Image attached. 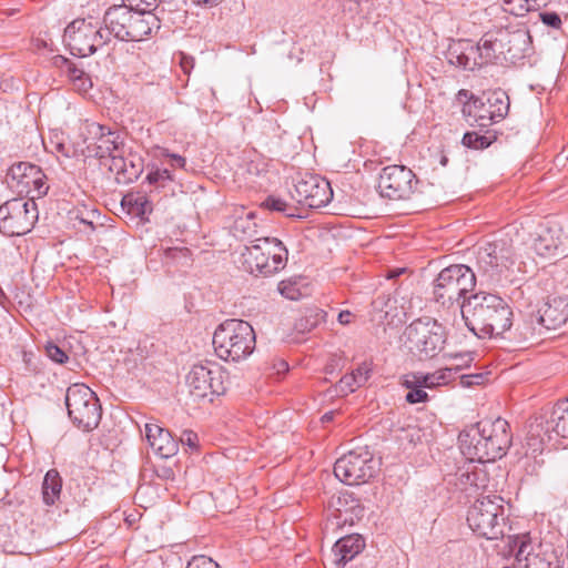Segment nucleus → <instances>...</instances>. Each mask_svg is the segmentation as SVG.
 <instances>
[{"label": "nucleus", "instance_id": "31", "mask_svg": "<svg viewBox=\"0 0 568 568\" xmlns=\"http://www.w3.org/2000/svg\"><path fill=\"white\" fill-rule=\"evenodd\" d=\"M62 479L55 469H50L42 483V499L47 506H52L60 498Z\"/></svg>", "mask_w": 568, "mask_h": 568}, {"label": "nucleus", "instance_id": "26", "mask_svg": "<svg viewBox=\"0 0 568 568\" xmlns=\"http://www.w3.org/2000/svg\"><path fill=\"white\" fill-rule=\"evenodd\" d=\"M450 55L452 60L455 58L456 63L466 70L485 65L479 44H475L471 40L458 41L456 48L450 51Z\"/></svg>", "mask_w": 568, "mask_h": 568}, {"label": "nucleus", "instance_id": "6", "mask_svg": "<svg viewBox=\"0 0 568 568\" xmlns=\"http://www.w3.org/2000/svg\"><path fill=\"white\" fill-rule=\"evenodd\" d=\"M287 248L276 237H257L242 252L244 268L254 275L270 276L287 263Z\"/></svg>", "mask_w": 568, "mask_h": 568}, {"label": "nucleus", "instance_id": "44", "mask_svg": "<svg viewBox=\"0 0 568 568\" xmlns=\"http://www.w3.org/2000/svg\"><path fill=\"white\" fill-rule=\"evenodd\" d=\"M108 158L110 159L109 170L115 174V178H124L126 155L120 151Z\"/></svg>", "mask_w": 568, "mask_h": 568}, {"label": "nucleus", "instance_id": "46", "mask_svg": "<svg viewBox=\"0 0 568 568\" xmlns=\"http://www.w3.org/2000/svg\"><path fill=\"white\" fill-rule=\"evenodd\" d=\"M45 353L49 358L59 364H63L69 359V356L65 354V352L52 343H49L45 346Z\"/></svg>", "mask_w": 568, "mask_h": 568}, {"label": "nucleus", "instance_id": "19", "mask_svg": "<svg viewBox=\"0 0 568 568\" xmlns=\"http://www.w3.org/2000/svg\"><path fill=\"white\" fill-rule=\"evenodd\" d=\"M527 39V32L524 31H515V32H499L497 37H493L491 34H485L480 41L478 42L481 55L484 59V63H494L503 53H505V48L507 44H525Z\"/></svg>", "mask_w": 568, "mask_h": 568}, {"label": "nucleus", "instance_id": "11", "mask_svg": "<svg viewBox=\"0 0 568 568\" xmlns=\"http://www.w3.org/2000/svg\"><path fill=\"white\" fill-rule=\"evenodd\" d=\"M63 41L73 55L89 57L110 41L105 28L91 20L75 19L64 29Z\"/></svg>", "mask_w": 568, "mask_h": 568}, {"label": "nucleus", "instance_id": "9", "mask_svg": "<svg viewBox=\"0 0 568 568\" xmlns=\"http://www.w3.org/2000/svg\"><path fill=\"white\" fill-rule=\"evenodd\" d=\"M65 406L72 423L84 432L99 426L102 408L95 393L84 384H73L67 388Z\"/></svg>", "mask_w": 568, "mask_h": 568}, {"label": "nucleus", "instance_id": "18", "mask_svg": "<svg viewBox=\"0 0 568 568\" xmlns=\"http://www.w3.org/2000/svg\"><path fill=\"white\" fill-rule=\"evenodd\" d=\"M508 545L518 568H552V564L541 556V545L534 542L529 534L509 537Z\"/></svg>", "mask_w": 568, "mask_h": 568}, {"label": "nucleus", "instance_id": "16", "mask_svg": "<svg viewBox=\"0 0 568 568\" xmlns=\"http://www.w3.org/2000/svg\"><path fill=\"white\" fill-rule=\"evenodd\" d=\"M416 184V176L410 169L404 165H388L379 174L377 191L384 199L407 200Z\"/></svg>", "mask_w": 568, "mask_h": 568}, {"label": "nucleus", "instance_id": "4", "mask_svg": "<svg viewBox=\"0 0 568 568\" xmlns=\"http://www.w3.org/2000/svg\"><path fill=\"white\" fill-rule=\"evenodd\" d=\"M212 342L215 354L221 359L240 362L254 352L256 336L248 322L231 318L215 328Z\"/></svg>", "mask_w": 568, "mask_h": 568}, {"label": "nucleus", "instance_id": "1", "mask_svg": "<svg viewBox=\"0 0 568 568\" xmlns=\"http://www.w3.org/2000/svg\"><path fill=\"white\" fill-rule=\"evenodd\" d=\"M467 328L478 337L503 336L513 326V310L497 294L478 292L460 304Z\"/></svg>", "mask_w": 568, "mask_h": 568}, {"label": "nucleus", "instance_id": "24", "mask_svg": "<svg viewBox=\"0 0 568 568\" xmlns=\"http://www.w3.org/2000/svg\"><path fill=\"white\" fill-rule=\"evenodd\" d=\"M365 548V540L359 535H347L339 538L333 546L334 564L343 568Z\"/></svg>", "mask_w": 568, "mask_h": 568}, {"label": "nucleus", "instance_id": "63", "mask_svg": "<svg viewBox=\"0 0 568 568\" xmlns=\"http://www.w3.org/2000/svg\"><path fill=\"white\" fill-rule=\"evenodd\" d=\"M439 162L443 166H446L448 163V158L445 154H442Z\"/></svg>", "mask_w": 568, "mask_h": 568}, {"label": "nucleus", "instance_id": "54", "mask_svg": "<svg viewBox=\"0 0 568 568\" xmlns=\"http://www.w3.org/2000/svg\"><path fill=\"white\" fill-rule=\"evenodd\" d=\"M463 384L467 386L471 385H479L484 382V375L483 374H475V375H464L463 377Z\"/></svg>", "mask_w": 568, "mask_h": 568}, {"label": "nucleus", "instance_id": "13", "mask_svg": "<svg viewBox=\"0 0 568 568\" xmlns=\"http://www.w3.org/2000/svg\"><path fill=\"white\" fill-rule=\"evenodd\" d=\"M515 252L508 240L487 242L477 252V264L490 281H499L515 263Z\"/></svg>", "mask_w": 568, "mask_h": 568}, {"label": "nucleus", "instance_id": "55", "mask_svg": "<svg viewBox=\"0 0 568 568\" xmlns=\"http://www.w3.org/2000/svg\"><path fill=\"white\" fill-rule=\"evenodd\" d=\"M180 65L184 73H190L194 67V59L192 57L181 53Z\"/></svg>", "mask_w": 568, "mask_h": 568}, {"label": "nucleus", "instance_id": "17", "mask_svg": "<svg viewBox=\"0 0 568 568\" xmlns=\"http://www.w3.org/2000/svg\"><path fill=\"white\" fill-rule=\"evenodd\" d=\"M296 201L310 209H321L327 205L333 197L329 182L315 174H306L295 184Z\"/></svg>", "mask_w": 568, "mask_h": 568}, {"label": "nucleus", "instance_id": "42", "mask_svg": "<svg viewBox=\"0 0 568 568\" xmlns=\"http://www.w3.org/2000/svg\"><path fill=\"white\" fill-rule=\"evenodd\" d=\"M33 181L34 182H32L31 187H30L29 195H31V196L29 199L34 201L36 197L44 196L49 190V186L45 182V175L43 174L42 171L37 175V179H34Z\"/></svg>", "mask_w": 568, "mask_h": 568}, {"label": "nucleus", "instance_id": "21", "mask_svg": "<svg viewBox=\"0 0 568 568\" xmlns=\"http://www.w3.org/2000/svg\"><path fill=\"white\" fill-rule=\"evenodd\" d=\"M568 320V301L560 296H548L538 310L537 324L545 329H557Z\"/></svg>", "mask_w": 568, "mask_h": 568}, {"label": "nucleus", "instance_id": "28", "mask_svg": "<svg viewBox=\"0 0 568 568\" xmlns=\"http://www.w3.org/2000/svg\"><path fill=\"white\" fill-rule=\"evenodd\" d=\"M536 317L537 315L530 314L521 322L517 323L513 331H508L510 333L509 338L519 343L536 342L544 328L537 324Z\"/></svg>", "mask_w": 568, "mask_h": 568}, {"label": "nucleus", "instance_id": "14", "mask_svg": "<svg viewBox=\"0 0 568 568\" xmlns=\"http://www.w3.org/2000/svg\"><path fill=\"white\" fill-rule=\"evenodd\" d=\"M377 463L367 449L351 450L339 457L334 465L335 476L346 485H359L371 479Z\"/></svg>", "mask_w": 568, "mask_h": 568}, {"label": "nucleus", "instance_id": "10", "mask_svg": "<svg viewBox=\"0 0 568 568\" xmlns=\"http://www.w3.org/2000/svg\"><path fill=\"white\" fill-rule=\"evenodd\" d=\"M38 220V205L31 199L14 197L0 205V233L6 236L30 233Z\"/></svg>", "mask_w": 568, "mask_h": 568}, {"label": "nucleus", "instance_id": "64", "mask_svg": "<svg viewBox=\"0 0 568 568\" xmlns=\"http://www.w3.org/2000/svg\"><path fill=\"white\" fill-rule=\"evenodd\" d=\"M163 473H164L163 477H165V478H170V477H171V475H173V471H172V469H170V468H165V469L163 470Z\"/></svg>", "mask_w": 568, "mask_h": 568}, {"label": "nucleus", "instance_id": "49", "mask_svg": "<svg viewBox=\"0 0 568 568\" xmlns=\"http://www.w3.org/2000/svg\"><path fill=\"white\" fill-rule=\"evenodd\" d=\"M362 385H358L355 381V377L352 374H347L341 378L338 382L337 387L339 388L341 393L348 394L353 393L357 387H361Z\"/></svg>", "mask_w": 568, "mask_h": 568}, {"label": "nucleus", "instance_id": "43", "mask_svg": "<svg viewBox=\"0 0 568 568\" xmlns=\"http://www.w3.org/2000/svg\"><path fill=\"white\" fill-rule=\"evenodd\" d=\"M404 385L409 389L406 395V400L409 404L425 403L428 400V394L424 390V386H408V383L405 381Z\"/></svg>", "mask_w": 568, "mask_h": 568}, {"label": "nucleus", "instance_id": "30", "mask_svg": "<svg viewBox=\"0 0 568 568\" xmlns=\"http://www.w3.org/2000/svg\"><path fill=\"white\" fill-rule=\"evenodd\" d=\"M548 422L557 439L568 438V398L560 399L555 404Z\"/></svg>", "mask_w": 568, "mask_h": 568}, {"label": "nucleus", "instance_id": "5", "mask_svg": "<svg viewBox=\"0 0 568 568\" xmlns=\"http://www.w3.org/2000/svg\"><path fill=\"white\" fill-rule=\"evenodd\" d=\"M476 286V276L473 270L464 264H453L443 268L433 282V300L445 308L458 306L467 294Z\"/></svg>", "mask_w": 568, "mask_h": 568}, {"label": "nucleus", "instance_id": "27", "mask_svg": "<svg viewBox=\"0 0 568 568\" xmlns=\"http://www.w3.org/2000/svg\"><path fill=\"white\" fill-rule=\"evenodd\" d=\"M458 371L457 367H445L428 374L416 373L408 375L406 382L408 386L413 384L415 386H424L425 388H435L437 386L447 385L454 381Z\"/></svg>", "mask_w": 568, "mask_h": 568}, {"label": "nucleus", "instance_id": "40", "mask_svg": "<svg viewBox=\"0 0 568 568\" xmlns=\"http://www.w3.org/2000/svg\"><path fill=\"white\" fill-rule=\"evenodd\" d=\"M54 63H55V65L61 68L63 72L67 73V75L71 82L81 78L85 73L82 69L78 68L69 59L61 57V55L55 57Z\"/></svg>", "mask_w": 568, "mask_h": 568}, {"label": "nucleus", "instance_id": "34", "mask_svg": "<svg viewBox=\"0 0 568 568\" xmlns=\"http://www.w3.org/2000/svg\"><path fill=\"white\" fill-rule=\"evenodd\" d=\"M125 162L124 178H116V181L119 183L129 184L139 179L143 172L144 165L143 159L139 154L132 152L126 155Z\"/></svg>", "mask_w": 568, "mask_h": 568}, {"label": "nucleus", "instance_id": "58", "mask_svg": "<svg viewBox=\"0 0 568 568\" xmlns=\"http://www.w3.org/2000/svg\"><path fill=\"white\" fill-rule=\"evenodd\" d=\"M354 315L349 311H342L338 314V322L343 325H347L352 322Z\"/></svg>", "mask_w": 568, "mask_h": 568}, {"label": "nucleus", "instance_id": "23", "mask_svg": "<svg viewBox=\"0 0 568 568\" xmlns=\"http://www.w3.org/2000/svg\"><path fill=\"white\" fill-rule=\"evenodd\" d=\"M85 129L89 134L97 139V156L105 159L114 153H118L123 148V141L120 134L112 132L109 128L95 122L85 123Z\"/></svg>", "mask_w": 568, "mask_h": 568}, {"label": "nucleus", "instance_id": "39", "mask_svg": "<svg viewBox=\"0 0 568 568\" xmlns=\"http://www.w3.org/2000/svg\"><path fill=\"white\" fill-rule=\"evenodd\" d=\"M262 206L270 211H275L285 214L286 216H294L293 207L287 204L284 200L276 197L274 195L267 196Z\"/></svg>", "mask_w": 568, "mask_h": 568}, {"label": "nucleus", "instance_id": "32", "mask_svg": "<svg viewBox=\"0 0 568 568\" xmlns=\"http://www.w3.org/2000/svg\"><path fill=\"white\" fill-rule=\"evenodd\" d=\"M256 223L255 216L252 212L235 219L232 225V234L241 241H250L256 235Z\"/></svg>", "mask_w": 568, "mask_h": 568}, {"label": "nucleus", "instance_id": "2", "mask_svg": "<svg viewBox=\"0 0 568 568\" xmlns=\"http://www.w3.org/2000/svg\"><path fill=\"white\" fill-rule=\"evenodd\" d=\"M460 453L470 462H495L511 445L509 424L504 418L484 419L466 427L458 436Z\"/></svg>", "mask_w": 568, "mask_h": 568}, {"label": "nucleus", "instance_id": "47", "mask_svg": "<svg viewBox=\"0 0 568 568\" xmlns=\"http://www.w3.org/2000/svg\"><path fill=\"white\" fill-rule=\"evenodd\" d=\"M527 38H529L528 34H527ZM527 41H528V39H526L525 44H519V45L507 44L505 48V53H503V59L506 61L507 60L514 61L516 59L524 57V51H525V47L527 45Z\"/></svg>", "mask_w": 568, "mask_h": 568}, {"label": "nucleus", "instance_id": "38", "mask_svg": "<svg viewBox=\"0 0 568 568\" xmlns=\"http://www.w3.org/2000/svg\"><path fill=\"white\" fill-rule=\"evenodd\" d=\"M166 263L187 265L191 260V251L187 247H168L163 251Z\"/></svg>", "mask_w": 568, "mask_h": 568}, {"label": "nucleus", "instance_id": "35", "mask_svg": "<svg viewBox=\"0 0 568 568\" xmlns=\"http://www.w3.org/2000/svg\"><path fill=\"white\" fill-rule=\"evenodd\" d=\"M557 247V240L548 229L542 230L534 241V250L540 256L554 255Z\"/></svg>", "mask_w": 568, "mask_h": 568}, {"label": "nucleus", "instance_id": "25", "mask_svg": "<svg viewBox=\"0 0 568 568\" xmlns=\"http://www.w3.org/2000/svg\"><path fill=\"white\" fill-rule=\"evenodd\" d=\"M40 172L41 169L38 165L19 162L9 169L7 182L11 187L17 189L19 193L26 192L30 194L31 184Z\"/></svg>", "mask_w": 568, "mask_h": 568}, {"label": "nucleus", "instance_id": "41", "mask_svg": "<svg viewBox=\"0 0 568 568\" xmlns=\"http://www.w3.org/2000/svg\"><path fill=\"white\" fill-rule=\"evenodd\" d=\"M146 181L155 187H164L168 182L173 181V176L168 169H155L148 173Z\"/></svg>", "mask_w": 568, "mask_h": 568}, {"label": "nucleus", "instance_id": "60", "mask_svg": "<svg viewBox=\"0 0 568 568\" xmlns=\"http://www.w3.org/2000/svg\"><path fill=\"white\" fill-rule=\"evenodd\" d=\"M528 10H536L547 4V0H527Z\"/></svg>", "mask_w": 568, "mask_h": 568}, {"label": "nucleus", "instance_id": "57", "mask_svg": "<svg viewBox=\"0 0 568 568\" xmlns=\"http://www.w3.org/2000/svg\"><path fill=\"white\" fill-rule=\"evenodd\" d=\"M223 0H192L199 7L213 8L221 3Z\"/></svg>", "mask_w": 568, "mask_h": 568}, {"label": "nucleus", "instance_id": "22", "mask_svg": "<svg viewBox=\"0 0 568 568\" xmlns=\"http://www.w3.org/2000/svg\"><path fill=\"white\" fill-rule=\"evenodd\" d=\"M144 432L149 445L161 458H170L178 453L179 440L172 436L169 429L158 423H146Z\"/></svg>", "mask_w": 568, "mask_h": 568}, {"label": "nucleus", "instance_id": "37", "mask_svg": "<svg viewBox=\"0 0 568 568\" xmlns=\"http://www.w3.org/2000/svg\"><path fill=\"white\" fill-rule=\"evenodd\" d=\"M323 314L317 311H311L295 322L294 328L297 333L305 334L313 331L322 322Z\"/></svg>", "mask_w": 568, "mask_h": 568}, {"label": "nucleus", "instance_id": "48", "mask_svg": "<svg viewBox=\"0 0 568 568\" xmlns=\"http://www.w3.org/2000/svg\"><path fill=\"white\" fill-rule=\"evenodd\" d=\"M371 371V364L364 362L351 374L355 377V381L357 382L358 385H364L369 378Z\"/></svg>", "mask_w": 568, "mask_h": 568}, {"label": "nucleus", "instance_id": "51", "mask_svg": "<svg viewBox=\"0 0 568 568\" xmlns=\"http://www.w3.org/2000/svg\"><path fill=\"white\" fill-rule=\"evenodd\" d=\"M72 84L74 89L81 93H85L89 91V89L92 88L91 79L87 73H84L81 78L73 81Z\"/></svg>", "mask_w": 568, "mask_h": 568}, {"label": "nucleus", "instance_id": "50", "mask_svg": "<svg viewBox=\"0 0 568 568\" xmlns=\"http://www.w3.org/2000/svg\"><path fill=\"white\" fill-rule=\"evenodd\" d=\"M539 19L544 24H546L552 29H560V27H561V19L559 17V14L556 12H549V11L539 12Z\"/></svg>", "mask_w": 568, "mask_h": 568}, {"label": "nucleus", "instance_id": "45", "mask_svg": "<svg viewBox=\"0 0 568 568\" xmlns=\"http://www.w3.org/2000/svg\"><path fill=\"white\" fill-rule=\"evenodd\" d=\"M186 568H220V565L212 558L206 556H194L189 562Z\"/></svg>", "mask_w": 568, "mask_h": 568}, {"label": "nucleus", "instance_id": "29", "mask_svg": "<svg viewBox=\"0 0 568 568\" xmlns=\"http://www.w3.org/2000/svg\"><path fill=\"white\" fill-rule=\"evenodd\" d=\"M462 490H487L489 487L488 473L484 467L475 466L471 470L462 471L458 476Z\"/></svg>", "mask_w": 568, "mask_h": 568}, {"label": "nucleus", "instance_id": "59", "mask_svg": "<svg viewBox=\"0 0 568 568\" xmlns=\"http://www.w3.org/2000/svg\"><path fill=\"white\" fill-rule=\"evenodd\" d=\"M171 158V165L172 166H178V168H184L185 166V159L181 155H178V154H171L170 155Z\"/></svg>", "mask_w": 568, "mask_h": 568}, {"label": "nucleus", "instance_id": "61", "mask_svg": "<svg viewBox=\"0 0 568 568\" xmlns=\"http://www.w3.org/2000/svg\"><path fill=\"white\" fill-rule=\"evenodd\" d=\"M405 272L404 268H396V270H392L387 273L386 277L387 278H395L397 276H399L400 274H403Z\"/></svg>", "mask_w": 568, "mask_h": 568}, {"label": "nucleus", "instance_id": "56", "mask_svg": "<svg viewBox=\"0 0 568 568\" xmlns=\"http://www.w3.org/2000/svg\"><path fill=\"white\" fill-rule=\"evenodd\" d=\"M52 144V151H57L58 153L62 154L63 156H70V148L67 146L63 142H53V140L50 141Z\"/></svg>", "mask_w": 568, "mask_h": 568}, {"label": "nucleus", "instance_id": "12", "mask_svg": "<svg viewBox=\"0 0 568 568\" xmlns=\"http://www.w3.org/2000/svg\"><path fill=\"white\" fill-rule=\"evenodd\" d=\"M186 385L194 399L209 398L213 402L214 396H220L226 390L225 372L214 362L195 364L186 375Z\"/></svg>", "mask_w": 568, "mask_h": 568}, {"label": "nucleus", "instance_id": "8", "mask_svg": "<svg viewBox=\"0 0 568 568\" xmlns=\"http://www.w3.org/2000/svg\"><path fill=\"white\" fill-rule=\"evenodd\" d=\"M405 335L408 348L420 359L435 357L447 341L445 327L432 317L415 320L406 327Z\"/></svg>", "mask_w": 568, "mask_h": 568}, {"label": "nucleus", "instance_id": "33", "mask_svg": "<svg viewBox=\"0 0 568 568\" xmlns=\"http://www.w3.org/2000/svg\"><path fill=\"white\" fill-rule=\"evenodd\" d=\"M497 140V133L495 131L479 132H466L463 136L462 143L464 146L471 150H485Z\"/></svg>", "mask_w": 568, "mask_h": 568}, {"label": "nucleus", "instance_id": "7", "mask_svg": "<svg viewBox=\"0 0 568 568\" xmlns=\"http://www.w3.org/2000/svg\"><path fill=\"white\" fill-rule=\"evenodd\" d=\"M503 501L497 495H487L474 501L467 511V524L474 534L490 540L504 536L506 516Z\"/></svg>", "mask_w": 568, "mask_h": 568}, {"label": "nucleus", "instance_id": "36", "mask_svg": "<svg viewBox=\"0 0 568 568\" xmlns=\"http://www.w3.org/2000/svg\"><path fill=\"white\" fill-rule=\"evenodd\" d=\"M122 204L128 205L129 211L138 216L152 212L151 202L144 195H126L123 197Z\"/></svg>", "mask_w": 568, "mask_h": 568}, {"label": "nucleus", "instance_id": "53", "mask_svg": "<svg viewBox=\"0 0 568 568\" xmlns=\"http://www.w3.org/2000/svg\"><path fill=\"white\" fill-rule=\"evenodd\" d=\"M278 291L286 298H290V300L296 298L297 290L292 284L286 283L285 281H282L278 284Z\"/></svg>", "mask_w": 568, "mask_h": 568}, {"label": "nucleus", "instance_id": "3", "mask_svg": "<svg viewBox=\"0 0 568 568\" xmlns=\"http://www.w3.org/2000/svg\"><path fill=\"white\" fill-rule=\"evenodd\" d=\"M103 23L109 37L121 41H143L160 28V20L154 13L132 10L125 4L109 8Z\"/></svg>", "mask_w": 568, "mask_h": 568}, {"label": "nucleus", "instance_id": "52", "mask_svg": "<svg viewBox=\"0 0 568 568\" xmlns=\"http://www.w3.org/2000/svg\"><path fill=\"white\" fill-rule=\"evenodd\" d=\"M179 443L189 446L191 449H195L197 447V435L192 430H185Z\"/></svg>", "mask_w": 568, "mask_h": 568}, {"label": "nucleus", "instance_id": "62", "mask_svg": "<svg viewBox=\"0 0 568 568\" xmlns=\"http://www.w3.org/2000/svg\"><path fill=\"white\" fill-rule=\"evenodd\" d=\"M322 419H323L324 422H329V420H332V419H333V412H328V413L324 414V415H323V417H322Z\"/></svg>", "mask_w": 568, "mask_h": 568}, {"label": "nucleus", "instance_id": "15", "mask_svg": "<svg viewBox=\"0 0 568 568\" xmlns=\"http://www.w3.org/2000/svg\"><path fill=\"white\" fill-rule=\"evenodd\" d=\"M509 111V98L503 90L489 92L486 100L473 98L463 108V112L473 116L479 128L501 121Z\"/></svg>", "mask_w": 568, "mask_h": 568}, {"label": "nucleus", "instance_id": "20", "mask_svg": "<svg viewBox=\"0 0 568 568\" xmlns=\"http://www.w3.org/2000/svg\"><path fill=\"white\" fill-rule=\"evenodd\" d=\"M562 445L549 426L548 418L539 415L531 418L527 426L526 446L532 454H541L545 448Z\"/></svg>", "mask_w": 568, "mask_h": 568}]
</instances>
